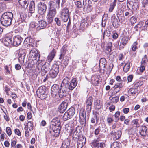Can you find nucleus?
<instances>
[{
    "label": "nucleus",
    "instance_id": "f257e3e1",
    "mask_svg": "<svg viewBox=\"0 0 148 148\" xmlns=\"http://www.w3.org/2000/svg\"><path fill=\"white\" fill-rule=\"evenodd\" d=\"M13 18V14L11 12H5L1 17V23L3 26L5 27L9 26L11 24V21Z\"/></svg>",
    "mask_w": 148,
    "mask_h": 148
},
{
    "label": "nucleus",
    "instance_id": "f03ea898",
    "mask_svg": "<svg viewBox=\"0 0 148 148\" xmlns=\"http://www.w3.org/2000/svg\"><path fill=\"white\" fill-rule=\"evenodd\" d=\"M70 79L68 77L65 78L62 81V84L67 89V88L70 90H72L77 86V81L76 78H74L72 79L70 82H69Z\"/></svg>",
    "mask_w": 148,
    "mask_h": 148
},
{
    "label": "nucleus",
    "instance_id": "7ed1b4c3",
    "mask_svg": "<svg viewBox=\"0 0 148 148\" xmlns=\"http://www.w3.org/2000/svg\"><path fill=\"white\" fill-rule=\"evenodd\" d=\"M84 10L87 13L90 12L92 9V3L90 0H83Z\"/></svg>",
    "mask_w": 148,
    "mask_h": 148
},
{
    "label": "nucleus",
    "instance_id": "20e7f679",
    "mask_svg": "<svg viewBox=\"0 0 148 148\" xmlns=\"http://www.w3.org/2000/svg\"><path fill=\"white\" fill-rule=\"evenodd\" d=\"M59 72V68L58 65L54 64L49 72V75L52 78H56Z\"/></svg>",
    "mask_w": 148,
    "mask_h": 148
},
{
    "label": "nucleus",
    "instance_id": "39448f33",
    "mask_svg": "<svg viewBox=\"0 0 148 148\" xmlns=\"http://www.w3.org/2000/svg\"><path fill=\"white\" fill-rule=\"evenodd\" d=\"M70 12L68 8H64L62 10L60 14L61 18L64 22H66L69 19Z\"/></svg>",
    "mask_w": 148,
    "mask_h": 148
},
{
    "label": "nucleus",
    "instance_id": "423d86ee",
    "mask_svg": "<svg viewBox=\"0 0 148 148\" xmlns=\"http://www.w3.org/2000/svg\"><path fill=\"white\" fill-rule=\"evenodd\" d=\"M91 23L90 18L87 16L82 19L81 21L80 26V29L84 30L86 29Z\"/></svg>",
    "mask_w": 148,
    "mask_h": 148
},
{
    "label": "nucleus",
    "instance_id": "0eeeda50",
    "mask_svg": "<svg viewBox=\"0 0 148 148\" xmlns=\"http://www.w3.org/2000/svg\"><path fill=\"white\" fill-rule=\"evenodd\" d=\"M44 17L42 15H40L38 18V24L37 27V30L39 31L44 29L47 26V22L43 19Z\"/></svg>",
    "mask_w": 148,
    "mask_h": 148
},
{
    "label": "nucleus",
    "instance_id": "6e6552de",
    "mask_svg": "<svg viewBox=\"0 0 148 148\" xmlns=\"http://www.w3.org/2000/svg\"><path fill=\"white\" fill-rule=\"evenodd\" d=\"M138 2L137 0H128L127 6L129 8L134 10H137L138 8Z\"/></svg>",
    "mask_w": 148,
    "mask_h": 148
},
{
    "label": "nucleus",
    "instance_id": "1a4fd4ad",
    "mask_svg": "<svg viewBox=\"0 0 148 148\" xmlns=\"http://www.w3.org/2000/svg\"><path fill=\"white\" fill-rule=\"evenodd\" d=\"M29 56L32 58L33 60H36V62L37 60H39V55L37 50L34 48L31 50L29 53Z\"/></svg>",
    "mask_w": 148,
    "mask_h": 148
},
{
    "label": "nucleus",
    "instance_id": "9d476101",
    "mask_svg": "<svg viewBox=\"0 0 148 148\" xmlns=\"http://www.w3.org/2000/svg\"><path fill=\"white\" fill-rule=\"evenodd\" d=\"M92 101V97H89L86 101V109L88 113H90L91 111Z\"/></svg>",
    "mask_w": 148,
    "mask_h": 148
},
{
    "label": "nucleus",
    "instance_id": "9b49d317",
    "mask_svg": "<svg viewBox=\"0 0 148 148\" xmlns=\"http://www.w3.org/2000/svg\"><path fill=\"white\" fill-rule=\"evenodd\" d=\"M104 143L102 142H100L98 139H94L91 143V145L95 148H104Z\"/></svg>",
    "mask_w": 148,
    "mask_h": 148
},
{
    "label": "nucleus",
    "instance_id": "f8f14e48",
    "mask_svg": "<svg viewBox=\"0 0 148 148\" xmlns=\"http://www.w3.org/2000/svg\"><path fill=\"white\" fill-rule=\"evenodd\" d=\"M23 40V38L19 35L14 36L13 38V45L17 46L20 45Z\"/></svg>",
    "mask_w": 148,
    "mask_h": 148
},
{
    "label": "nucleus",
    "instance_id": "ddd939ff",
    "mask_svg": "<svg viewBox=\"0 0 148 148\" xmlns=\"http://www.w3.org/2000/svg\"><path fill=\"white\" fill-rule=\"evenodd\" d=\"M47 9L46 5L43 3H40L38 4V12L42 15L45 13Z\"/></svg>",
    "mask_w": 148,
    "mask_h": 148
},
{
    "label": "nucleus",
    "instance_id": "4468645a",
    "mask_svg": "<svg viewBox=\"0 0 148 148\" xmlns=\"http://www.w3.org/2000/svg\"><path fill=\"white\" fill-rule=\"evenodd\" d=\"M60 125V119L58 117H56L53 118L51 121L50 127L52 128L55 126H57V127H60L61 126Z\"/></svg>",
    "mask_w": 148,
    "mask_h": 148
},
{
    "label": "nucleus",
    "instance_id": "2eb2a0df",
    "mask_svg": "<svg viewBox=\"0 0 148 148\" xmlns=\"http://www.w3.org/2000/svg\"><path fill=\"white\" fill-rule=\"evenodd\" d=\"M86 141V139L85 137H82L79 138L77 141V148H82L85 144Z\"/></svg>",
    "mask_w": 148,
    "mask_h": 148
},
{
    "label": "nucleus",
    "instance_id": "dca6fc26",
    "mask_svg": "<svg viewBox=\"0 0 148 148\" xmlns=\"http://www.w3.org/2000/svg\"><path fill=\"white\" fill-rule=\"evenodd\" d=\"M3 43L5 46H9L13 45V42L11 37H7L3 39Z\"/></svg>",
    "mask_w": 148,
    "mask_h": 148
},
{
    "label": "nucleus",
    "instance_id": "f3484780",
    "mask_svg": "<svg viewBox=\"0 0 148 148\" xmlns=\"http://www.w3.org/2000/svg\"><path fill=\"white\" fill-rule=\"evenodd\" d=\"M50 63L47 61L44 64H43V66L42 71V75H45L50 69L51 66Z\"/></svg>",
    "mask_w": 148,
    "mask_h": 148
},
{
    "label": "nucleus",
    "instance_id": "a211bd4d",
    "mask_svg": "<svg viewBox=\"0 0 148 148\" xmlns=\"http://www.w3.org/2000/svg\"><path fill=\"white\" fill-rule=\"evenodd\" d=\"M68 103L66 101L62 102L59 107V111L60 113H63L66 109Z\"/></svg>",
    "mask_w": 148,
    "mask_h": 148
},
{
    "label": "nucleus",
    "instance_id": "6ab92c4d",
    "mask_svg": "<svg viewBox=\"0 0 148 148\" xmlns=\"http://www.w3.org/2000/svg\"><path fill=\"white\" fill-rule=\"evenodd\" d=\"M58 93L60 98L65 97L67 94V89L64 86H61V88L58 90Z\"/></svg>",
    "mask_w": 148,
    "mask_h": 148
},
{
    "label": "nucleus",
    "instance_id": "aec40b11",
    "mask_svg": "<svg viewBox=\"0 0 148 148\" xmlns=\"http://www.w3.org/2000/svg\"><path fill=\"white\" fill-rule=\"evenodd\" d=\"M100 76L99 75L92 76L91 78V82L95 86L98 85L101 82L100 79Z\"/></svg>",
    "mask_w": 148,
    "mask_h": 148
},
{
    "label": "nucleus",
    "instance_id": "412c9836",
    "mask_svg": "<svg viewBox=\"0 0 148 148\" xmlns=\"http://www.w3.org/2000/svg\"><path fill=\"white\" fill-rule=\"evenodd\" d=\"M137 45V42H134L132 46V50L130 51V54L132 57H135L136 55V52H135V51L138 49L137 47L136 46Z\"/></svg>",
    "mask_w": 148,
    "mask_h": 148
},
{
    "label": "nucleus",
    "instance_id": "4be33fe9",
    "mask_svg": "<svg viewBox=\"0 0 148 148\" xmlns=\"http://www.w3.org/2000/svg\"><path fill=\"white\" fill-rule=\"evenodd\" d=\"M61 128V126L58 127V128H56V130L53 129V127H50L49 132L53 135V136L57 137L59 136L60 134V131Z\"/></svg>",
    "mask_w": 148,
    "mask_h": 148
},
{
    "label": "nucleus",
    "instance_id": "5701e85b",
    "mask_svg": "<svg viewBox=\"0 0 148 148\" xmlns=\"http://www.w3.org/2000/svg\"><path fill=\"white\" fill-rule=\"evenodd\" d=\"M26 54V51L24 50H20L19 53V61L20 62H23L24 64V59Z\"/></svg>",
    "mask_w": 148,
    "mask_h": 148
},
{
    "label": "nucleus",
    "instance_id": "b1692460",
    "mask_svg": "<svg viewBox=\"0 0 148 148\" xmlns=\"http://www.w3.org/2000/svg\"><path fill=\"white\" fill-rule=\"evenodd\" d=\"M56 51L53 49L51 52L49 54L47 59V61L50 63L53 59L56 54Z\"/></svg>",
    "mask_w": 148,
    "mask_h": 148
},
{
    "label": "nucleus",
    "instance_id": "393cba45",
    "mask_svg": "<svg viewBox=\"0 0 148 148\" xmlns=\"http://www.w3.org/2000/svg\"><path fill=\"white\" fill-rule=\"evenodd\" d=\"M59 86L56 84L53 85L51 88V93L52 96H56L58 91Z\"/></svg>",
    "mask_w": 148,
    "mask_h": 148
},
{
    "label": "nucleus",
    "instance_id": "a878e982",
    "mask_svg": "<svg viewBox=\"0 0 148 148\" xmlns=\"http://www.w3.org/2000/svg\"><path fill=\"white\" fill-rule=\"evenodd\" d=\"M147 127L145 126H142L140 128L139 130V133L140 135L142 136H145L147 134Z\"/></svg>",
    "mask_w": 148,
    "mask_h": 148
},
{
    "label": "nucleus",
    "instance_id": "bb28decb",
    "mask_svg": "<svg viewBox=\"0 0 148 148\" xmlns=\"http://www.w3.org/2000/svg\"><path fill=\"white\" fill-rule=\"evenodd\" d=\"M36 62H37L36 66V70H38L39 72L41 71V74L42 75V71L44 64L41 61L40 62V61H37Z\"/></svg>",
    "mask_w": 148,
    "mask_h": 148
},
{
    "label": "nucleus",
    "instance_id": "cd10ccee",
    "mask_svg": "<svg viewBox=\"0 0 148 148\" xmlns=\"http://www.w3.org/2000/svg\"><path fill=\"white\" fill-rule=\"evenodd\" d=\"M19 3L20 5L25 8H27L28 4V0H19Z\"/></svg>",
    "mask_w": 148,
    "mask_h": 148
},
{
    "label": "nucleus",
    "instance_id": "c85d7f7f",
    "mask_svg": "<svg viewBox=\"0 0 148 148\" xmlns=\"http://www.w3.org/2000/svg\"><path fill=\"white\" fill-rule=\"evenodd\" d=\"M99 67L101 69L105 68L106 65V60L105 58H101L99 60Z\"/></svg>",
    "mask_w": 148,
    "mask_h": 148
},
{
    "label": "nucleus",
    "instance_id": "c756f323",
    "mask_svg": "<svg viewBox=\"0 0 148 148\" xmlns=\"http://www.w3.org/2000/svg\"><path fill=\"white\" fill-rule=\"evenodd\" d=\"M111 21L113 26L116 28H118L119 26V23L118 20L115 17L112 18Z\"/></svg>",
    "mask_w": 148,
    "mask_h": 148
},
{
    "label": "nucleus",
    "instance_id": "7c9ffc66",
    "mask_svg": "<svg viewBox=\"0 0 148 148\" xmlns=\"http://www.w3.org/2000/svg\"><path fill=\"white\" fill-rule=\"evenodd\" d=\"M59 3H57L55 1H51L49 2V5L50 6V8L53 9H56L57 7L59 8Z\"/></svg>",
    "mask_w": 148,
    "mask_h": 148
},
{
    "label": "nucleus",
    "instance_id": "2f4dec72",
    "mask_svg": "<svg viewBox=\"0 0 148 148\" xmlns=\"http://www.w3.org/2000/svg\"><path fill=\"white\" fill-rule=\"evenodd\" d=\"M35 10V3L34 1H31L29 6V12L31 14L34 12Z\"/></svg>",
    "mask_w": 148,
    "mask_h": 148
},
{
    "label": "nucleus",
    "instance_id": "473e14b6",
    "mask_svg": "<svg viewBox=\"0 0 148 148\" xmlns=\"http://www.w3.org/2000/svg\"><path fill=\"white\" fill-rule=\"evenodd\" d=\"M38 24L35 22H32L29 24V29L31 30H33L35 28L37 29Z\"/></svg>",
    "mask_w": 148,
    "mask_h": 148
},
{
    "label": "nucleus",
    "instance_id": "72a5a7b5",
    "mask_svg": "<svg viewBox=\"0 0 148 148\" xmlns=\"http://www.w3.org/2000/svg\"><path fill=\"white\" fill-rule=\"evenodd\" d=\"M37 94L38 95H44L45 92V89H44L42 86L40 87L37 90Z\"/></svg>",
    "mask_w": 148,
    "mask_h": 148
},
{
    "label": "nucleus",
    "instance_id": "f704fd0d",
    "mask_svg": "<svg viewBox=\"0 0 148 148\" xmlns=\"http://www.w3.org/2000/svg\"><path fill=\"white\" fill-rule=\"evenodd\" d=\"M66 49L65 47L63 46L61 49V54L59 58L60 59H62L63 58V56L66 53Z\"/></svg>",
    "mask_w": 148,
    "mask_h": 148
},
{
    "label": "nucleus",
    "instance_id": "c9c22d12",
    "mask_svg": "<svg viewBox=\"0 0 148 148\" xmlns=\"http://www.w3.org/2000/svg\"><path fill=\"white\" fill-rule=\"evenodd\" d=\"M70 145V143L68 140H66L63 141L61 147L60 148H68Z\"/></svg>",
    "mask_w": 148,
    "mask_h": 148
},
{
    "label": "nucleus",
    "instance_id": "e433bc0d",
    "mask_svg": "<svg viewBox=\"0 0 148 148\" xmlns=\"http://www.w3.org/2000/svg\"><path fill=\"white\" fill-rule=\"evenodd\" d=\"M137 91V89L135 88H131L128 90V93L130 95H132L136 94Z\"/></svg>",
    "mask_w": 148,
    "mask_h": 148
},
{
    "label": "nucleus",
    "instance_id": "4c0bfd02",
    "mask_svg": "<svg viewBox=\"0 0 148 148\" xmlns=\"http://www.w3.org/2000/svg\"><path fill=\"white\" fill-rule=\"evenodd\" d=\"M56 9L49 8V12L48 15L52 17H54L56 14Z\"/></svg>",
    "mask_w": 148,
    "mask_h": 148
},
{
    "label": "nucleus",
    "instance_id": "58836bf2",
    "mask_svg": "<svg viewBox=\"0 0 148 148\" xmlns=\"http://www.w3.org/2000/svg\"><path fill=\"white\" fill-rule=\"evenodd\" d=\"M79 122L82 127H84L86 124V117H79Z\"/></svg>",
    "mask_w": 148,
    "mask_h": 148
},
{
    "label": "nucleus",
    "instance_id": "ea45409f",
    "mask_svg": "<svg viewBox=\"0 0 148 148\" xmlns=\"http://www.w3.org/2000/svg\"><path fill=\"white\" fill-rule=\"evenodd\" d=\"M130 63L128 62L126 63L123 67V70L124 72H127L130 69Z\"/></svg>",
    "mask_w": 148,
    "mask_h": 148
},
{
    "label": "nucleus",
    "instance_id": "a19ab883",
    "mask_svg": "<svg viewBox=\"0 0 148 148\" xmlns=\"http://www.w3.org/2000/svg\"><path fill=\"white\" fill-rule=\"evenodd\" d=\"M66 112L70 114V116L72 117L75 113V110L74 108H69Z\"/></svg>",
    "mask_w": 148,
    "mask_h": 148
},
{
    "label": "nucleus",
    "instance_id": "79ce46f5",
    "mask_svg": "<svg viewBox=\"0 0 148 148\" xmlns=\"http://www.w3.org/2000/svg\"><path fill=\"white\" fill-rule=\"evenodd\" d=\"M129 40V38L127 36L123 37L121 40V43L124 45H126Z\"/></svg>",
    "mask_w": 148,
    "mask_h": 148
},
{
    "label": "nucleus",
    "instance_id": "37998d69",
    "mask_svg": "<svg viewBox=\"0 0 148 148\" xmlns=\"http://www.w3.org/2000/svg\"><path fill=\"white\" fill-rule=\"evenodd\" d=\"M79 117H86V113L84 108H82L80 111Z\"/></svg>",
    "mask_w": 148,
    "mask_h": 148
},
{
    "label": "nucleus",
    "instance_id": "c03bdc74",
    "mask_svg": "<svg viewBox=\"0 0 148 148\" xmlns=\"http://www.w3.org/2000/svg\"><path fill=\"white\" fill-rule=\"evenodd\" d=\"M95 105L96 108L99 110L101 108L102 104L99 100H97L95 102Z\"/></svg>",
    "mask_w": 148,
    "mask_h": 148
},
{
    "label": "nucleus",
    "instance_id": "a18cd8bd",
    "mask_svg": "<svg viewBox=\"0 0 148 148\" xmlns=\"http://www.w3.org/2000/svg\"><path fill=\"white\" fill-rule=\"evenodd\" d=\"M71 118L72 117L70 116V114H69L68 112H66L64 114L63 116V119L64 121H66Z\"/></svg>",
    "mask_w": 148,
    "mask_h": 148
},
{
    "label": "nucleus",
    "instance_id": "49530a36",
    "mask_svg": "<svg viewBox=\"0 0 148 148\" xmlns=\"http://www.w3.org/2000/svg\"><path fill=\"white\" fill-rule=\"evenodd\" d=\"M109 99L111 100L112 102L116 103L119 100V97L117 96L114 97H110Z\"/></svg>",
    "mask_w": 148,
    "mask_h": 148
},
{
    "label": "nucleus",
    "instance_id": "de8ad7c7",
    "mask_svg": "<svg viewBox=\"0 0 148 148\" xmlns=\"http://www.w3.org/2000/svg\"><path fill=\"white\" fill-rule=\"evenodd\" d=\"M111 144L116 148H121V144L119 142H115Z\"/></svg>",
    "mask_w": 148,
    "mask_h": 148
},
{
    "label": "nucleus",
    "instance_id": "09e8293b",
    "mask_svg": "<svg viewBox=\"0 0 148 148\" xmlns=\"http://www.w3.org/2000/svg\"><path fill=\"white\" fill-rule=\"evenodd\" d=\"M27 127V128H29V131L33 130V124L32 123L31 121H29L28 122L27 125L25 126V127Z\"/></svg>",
    "mask_w": 148,
    "mask_h": 148
},
{
    "label": "nucleus",
    "instance_id": "8fccbe9b",
    "mask_svg": "<svg viewBox=\"0 0 148 148\" xmlns=\"http://www.w3.org/2000/svg\"><path fill=\"white\" fill-rule=\"evenodd\" d=\"M123 86V83L122 82H119L116 83L114 86L113 88H122Z\"/></svg>",
    "mask_w": 148,
    "mask_h": 148
},
{
    "label": "nucleus",
    "instance_id": "3c124183",
    "mask_svg": "<svg viewBox=\"0 0 148 148\" xmlns=\"http://www.w3.org/2000/svg\"><path fill=\"white\" fill-rule=\"evenodd\" d=\"M79 135V133L77 130H75L73 132V138L75 140L76 139L78 138Z\"/></svg>",
    "mask_w": 148,
    "mask_h": 148
},
{
    "label": "nucleus",
    "instance_id": "603ef678",
    "mask_svg": "<svg viewBox=\"0 0 148 148\" xmlns=\"http://www.w3.org/2000/svg\"><path fill=\"white\" fill-rule=\"evenodd\" d=\"M20 17L21 21L23 22L26 19L27 16L25 13H21L20 14Z\"/></svg>",
    "mask_w": 148,
    "mask_h": 148
},
{
    "label": "nucleus",
    "instance_id": "864d4df0",
    "mask_svg": "<svg viewBox=\"0 0 148 148\" xmlns=\"http://www.w3.org/2000/svg\"><path fill=\"white\" fill-rule=\"evenodd\" d=\"M121 132L120 131H117L115 135H114V137L116 139H119L121 137Z\"/></svg>",
    "mask_w": 148,
    "mask_h": 148
},
{
    "label": "nucleus",
    "instance_id": "5fc2aeb1",
    "mask_svg": "<svg viewBox=\"0 0 148 148\" xmlns=\"http://www.w3.org/2000/svg\"><path fill=\"white\" fill-rule=\"evenodd\" d=\"M137 21V18L134 16H132L130 19V21L132 24H133L135 23Z\"/></svg>",
    "mask_w": 148,
    "mask_h": 148
},
{
    "label": "nucleus",
    "instance_id": "6e6d98bb",
    "mask_svg": "<svg viewBox=\"0 0 148 148\" xmlns=\"http://www.w3.org/2000/svg\"><path fill=\"white\" fill-rule=\"evenodd\" d=\"M143 84V81H139L135 83L134 84L135 88H137L138 87H140Z\"/></svg>",
    "mask_w": 148,
    "mask_h": 148
},
{
    "label": "nucleus",
    "instance_id": "4d7b16f0",
    "mask_svg": "<svg viewBox=\"0 0 148 148\" xmlns=\"http://www.w3.org/2000/svg\"><path fill=\"white\" fill-rule=\"evenodd\" d=\"M115 5L116 4L114 2L110 4L109 10L110 12H111L113 11Z\"/></svg>",
    "mask_w": 148,
    "mask_h": 148
},
{
    "label": "nucleus",
    "instance_id": "13d9d810",
    "mask_svg": "<svg viewBox=\"0 0 148 148\" xmlns=\"http://www.w3.org/2000/svg\"><path fill=\"white\" fill-rule=\"evenodd\" d=\"M138 119H134L132 120V123L134 125H136V127H139L140 125L138 123Z\"/></svg>",
    "mask_w": 148,
    "mask_h": 148
},
{
    "label": "nucleus",
    "instance_id": "bf43d9fd",
    "mask_svg": "<svg viewBox=\"0 0 148 148\" xmlns=\"http://www.w3.org/2000/svg\"><path fill=\"white\" fill-rule=\"evenodd\" d=\"M5 5L4 3H0V12L3 11L5 9Z\"/></svg>",
    "mask_w": 148,
    "mask_h": 148
},
{
    "label": "nucleus",
    "instance_id": "052dcab7",
    "mask_svg": "<svg viewBox=\"0 0 148 148\" xmlns=\"http://www.w3.org/2000/svg\"><path fill=\"white\" fill-rule=\"evenodd\" d=\"M6 132L8 136H10L12 134L11 128L9 127H7L6 129Z\"/></svg>",
    "mask_w": 148,
    "mask_h": 148
},
{
    "label": "nucleus",
    "instance_id": "680f3d73",
    "mask_svg": "<svg viewBox=\"0 0 148 148\" xmlns=\"http://www.w3.org/2000/svg\"><path fill=\"white\" fill-rule=\"evenodd\" d=\"M75 4L76 7L78 8H80L82 7L81 2L80 1H78L75 2Z\"/></svg>",
    "mask_w": 148,
    "mask_h": 148
},
{
    "label": "nucleus",
    "instance_id": "e2e57ef3",
    "mask_svg": "<svg viewBox=\"0 0 148 148\" xmlns=\"http://www.w3.org/2000/svg\"><path fill=\"white\" fill-rule=\"evenodd\" d=\"M55 21L56 22V24L58 26H60L61 25V21L59 18H56L54 19Z\"/></svg>",
    "mask_w": 148,
    "mask_h": 148
},
{
    "label": "nucleus",
    "instance_id": "0e129e2a",
    "mask_svg": "<svg viewBox=\"0 0 148 148\" xmlns=\"http://www.w3.org/2000/svg\"><path fill=\"white\" fill-rule=\"evenodd\" d=\"M52 17L50 16H49V15L47 16V20L48 22V23H50L52 22L53 20V17Z\"/></svg>",
    "mask_w": 148,
    "mask_h": 148
},
{
    "label": "nucleus",
    "instance_id": "69168bd1",
    "mask_svg": "<svg viewBox=\"0 0 148 148\" xmlns=\"http://www.w3.org/2000/svg\"><path fill=\"white\" fill-rule=\"evenodd\" d=\"M31 41H32V39L30 38H25L24 40V42L26 43L28 45H30Z\"/></svg>",
    "mask_w": 148,
    "mask_h": 148
},
{
    "label": "nucleus",
    "instance_id": "338daca9",
    "mask_svg": "<svg viewBox=\"0 0 148 148\" xmlns=\"http://www.w3.org/2000/svg\"><path fill=\"white\" fill-rule=\"evenodd\" d=\"M64 58V60L66 61V62L64 63V64L65 66L67 65L68 64V62H69V60L71 58L69 56H65Z\"/></svg>",
    "mask_w": 148,
    "mask_h": 148
},
{
    "label": "nucleus",
    "instance_id": "774afa93",
    "mask_svg": "<svg viewBox=\"0 0 148 148\" xmlns=\"http://www.w3.org/2000/svg\"><path fill=\"white\" fill-rule=\"evenodd\" d=\"M25 135L26 136H29V132L27 127H25Z\"/></svg>",
    "mask_w": 148,
    "mask_h": 148
}]
</instances>
